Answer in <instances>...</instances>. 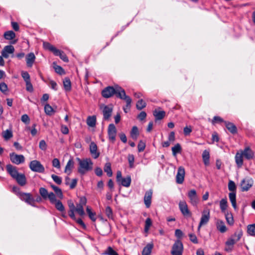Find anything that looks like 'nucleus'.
<instances>
[{
  "instance_id": "nucleus-43",
  "label": "nucleus",
  "mask_w": 255,
  "mask_h": 255,
  "mask_svg": "<svg viewBox=\"0 0 255 255\" xmlns=\"http://www.w3.org/2000/svg\"><path fill=\"white\" fill-rule=\"evenodd\" d=\"M39 193H40V195L41 196V197L44 199H46L47 198V197L48 196V194H49L47 190L46 189H45V188H43V187L40 188Z\"/></svg>"
},
{
  "instance_id": "nucleus-27",
  "label": "nucleus",
  "mask_w": 255,
  "mask_h": 255,
  "mask_svg": "<svg viewBox=\"0 0 255 255\" xmlns=\"http://www.w3.org/2000/svg\"><path fill=\"white\" fill-rule=\"evenodd\" d=\"M229 197L230 201L232 203V206L233 207L235 210H236L237 208V206L236 204V192H230L229 194Z\"/></svg>"
},
{
  "instance_id": "nucleus-57",
  "label": "nucleus",
  "mask_w": 255,
  "mask_h": 255,
  "mask_svg": "<svg viewBox=\"0 0 255 255\" xmlns=\"http://www.w3.org/2000/svg\"><path fill=\"white\" fill-rule=\"evenodd\" d=\"M47 198L52 204L55 203L57 201L56 200L55 194L53 192L49 193Z\"/></svg>"
},
{
  "instance_id": "nucleus-24",
  "label": "nucleus",
  "mask_w": 255,
  "mask_h": 255,
  "mask_svg": "<svg viewBox=\"0 0 255 255\" xmlns=\"http://www.w3.org/2000/svg\"><path fill=\"white\" fill-rule=\"evenodd\" d=\"M35 59V56L33 53H29L26 57V64L28 67H31Z\"/></svg>"
},
{
  "instance_id": "nucleus-21",
  "label": "nucleus",
  "mask_w": 255,
  "mask_h": 255,
  "mask_svg": "<svg viewBox=\"0 0 255 255\" xmlns=\"http://www.w3.org/2000/svg\"><path fill=\"white\" fill-rule=\"evenodd\" d=\"M14 179L16 181L17 183L20 186H24L26 184V180L24 174L19 173L18 175L16 176Z\"/></svg>"
},
{
  "instance_id": "nucleus-29",
  "label": "nucleus",
  "mask_w": 255,
  "mask_h": 255,
  "mask_svg": "<svg viewBox=\"0 0 255 255\" xmlns=\"http://www.w3.org/2000/svg\"><path fill=\"white\" fill-rule=\"evenodd\" d=\"M153 114L156 120H160L164 117L165 113L163 111H158L155 110L153 111Z\"/></svg>"
},
{
  "instance_id": "nucleus-64",
  "label": "nucleus",
  "mask_w": 255,
  "mask_h": 255,
  "mask_svg": "<svg viewBox=\"0 0 255 255\" xmlns=\"http://www.w3.org/2000/svg\"><path fill=\"white\" fill-rule=\"evenodd\" d=\"M52 166L57 168H59L60 167V161L58 159L54 158L52 160Z\"/></svg>"
},
{
  "instance_id": "nucleus-25",
  "label": "nucleus",
  "mask_w": 255,
  "mask_h": 255,
  "mask_svg": "<svg viewBox=\"0 0 255 255\" xmlns=\"http://www.w3.org/2000/svg\"><path fill=\"white\" fill-rule=\"evenodd\" d=\"M217 228L221 233H225L227 229L224 222L222 220H218L216 223Z\"/></svg>"
},
{
  "instance_id": "nucleus-10",
  "label": "nucleus",
  "mask_w": 255,
  "mask_h": 255,
  "mask_svg": "<svg viewBox=\"0 0 255 255\" xmlns=\"http://www.w3.org/2000/svg\"><path fill=\"white\" fill-rule=\"evenodd\" d=\"M9 157L10 161L17 165L22 163L25 161V158L23 155H18L14 152L9 154Z\"/></svg>"
},
{
  "instance_id": "nucleus-37",
  "label": "nucleus",
  "mask_w": 255,
  "mask_h": 255,
  "mask_svg": "<svg viewBox=\"0 0 255 255\" xmlns=\"http://www.w3.org/2000/svg\"><path fill=\"white\" fill-rule=\"evenodd\" d=\"M74 162L73 159H71L68 161L65 169V172H69V174L71 173L72 169L74 167Z\"/></svg>"
},
{
  "instance_id": "nucleus-46",
  "label": "nucleus",
  "mask_w": 255,
  "mask_h": 255,
  "mask_svg": "<svg viewBox=\"0 0 255 255\" xmlns=\"http://www.w3.org/2000/svg\"><path fill=\"white\" fill-rule=\"evenodd\" d=\"M54 204L57 210L60 212H64L65 208L62 204V203L60 200L57 201Z\"/></svg>"
},
{
  "instance_id": "nucleus-35",
  "label": "nucleus",
  "mask_w": 255,
  "mask_h": 255,
  "mask_svg": "<svg viewBox=\"0 0 255 255\" xmlns=\"http://www.w3.org/2000/svg\"><path fill=\"white\" fill-rule=\"evenodd\" d=\"M2 137L5 140H7L13 136L12 132L11 129H6L2 132Z\"/></svg>"
},
{
  "instance_id": "nucleus-47",
  "label": "nucleus",
  "mask_w": 255,
  "mask_h": 255,
  "mask_svg": "<svg viewBox=\"0 0 255 255\" xmlns=\"http://www.w3.org/2000/svg\"><path fill=\"white\" fill-rule=\"evenodd\" d=\"M83 207L84 206L79 204H77L76 205L75 211L77 212V213L80 216H83L85 214Z\"/></svg>"
},
{
  "instance_id": "nucleus-32",
  "label": "nucleus",
  "mask_w": 255,
  "mask_h": 255,
  "mask_svg": "<svg viewBox=\"0 0 255 255\" xmlns=\"http://www.w3.org/2000/svg\"><path fill=\"white\" fill-rule=\"evenodd\" d=\"M43 46L44 49L51 51L53 53V54H54L57 50V49L55 47H54L53 45H51L50 43L47 42H43Z\"/></svg>"
},
{
  "instance_id": "nucleus-3",
  "label": "nucleus",
  "mask_w": 255,
  "mask_h": 255,
  "mask_svg": "<svg viewBox=\"0 0 255 255\" xmlns=\"http://www.w3.org/2000/svg\"><path fill=\"white\" fill-rule=\"evenodd\" d=\"M183 251V244L180 240H177L173 244L171 254L172 255H182Z\"/></svg>"
},
{
  "instance_id": "nucleus-23",
  "label": "nucleus",
  "mask_w": 255,
  "mask_h": 255,
  "mask_svg": "<svg viewBox=\"0 0 255 255\" xmlns=\"http://www.w3.org/2000/svg\"><path fill=\"white\" fill-rule=\"evenodd\" d=\"M243 231L241 229L237 230L233 235H232L230 238L232 239L236 243L240 240L241 238L243 236Z\"/></svg>"
},
{
  "instance_id": "nucleus-38",
  "label": "nucleus",
  "mask_w": 255,
  "mask_h": 255,
  "mask_svg": "<svg viewBox=\"0 0 255 255\" xmlns=\"http://www.w3.org/2000/svg\"><path fill=\"white\" fill-rule=\"evenodd\" d=\"M104 171L107 173L109 177H111L113 175V172L111 169V164L110 162H107L105 164L104 168Z\"/></svg>"
},
{
  "instance_id": "nucleus-33",
  "label": "nucleus",
  "mask_w": 255,
  "mask_h": 255,
  "mask_svg": "<svg viewBox=\"0 0 255 255\" xmlns=\"http://www.w3.org/2000/svg\"><path fill=\"white\" fill-rule=\"evenodd\" d=\"M54 54L56 56H59L63 61L68 62V58L63 51L57 49Z\"/></svg>"
},
{
  "instance_id": "nucleus-63",
  "label": "nucleus",
  "mask_w": 255,
  "mask_h": 255,
  "mask_svg": "<svg viewBox=\"0 0 255 255\" xmlns=\"http://www.w3.org/2000/svg\"><path fill=\"white\" fill-rule=\"evenodd\" d=\"M128 161L130 167H132L134 161V157L132 154H128Z\"/></svg>"
},
{
  "instance_id": "nucleus-36",
  "label": "nucleus",
  "mask_w": 255,
  "mask_h": 255,
  "mask_svg": "<svg viewBox=\"0 0 255 255\" xmlns=\"http://www.w3.org/2000/svg\"><path fill=\"white\" fill-rule=\"evenodd\" d=\"M226 219L228 224L232 225L234 224V221L232 214L228 211L225 213Z\"/></svg>"
},
{
  "instance_id": "nucleus-55",
  "label": "nucleus",
  "mask_w": 255,
  "mask_h": 255,
  "mask_svg": "<svg viewBox=\"0 0 255 255\" xmlns=\"http://www.w3.org/2000/svg\"><path fill=\"white\" fill-rule=\"evenodd\" d=\"M54 68L55 69V71L60 74V75H63L65 74V71L64 69L60 66L58 65H55L54 66Z\"/></svg>"
},
{
  "instance_id": "nucleus-16",
  "label": "nucleus",
  "mask_w": 255,
  "mask_h": 255,
  "mask_svg": "<svg viewBox=\"0 0 255 255\" xmlns=\"http://www.w3.org/2000/svg\"><path fill=\"white\" fill-rule=\"evenodd\" d=\"M6 169L8 174H9L13 179H14L19 174L17 167L10 164H7L6 166Z\"/></svg>"
},
{
  "instance_id": "nucleus-17",
  "label": "nucleus",
  "mask_w": 255,
  "mask_h": 255,
  "mask_svg": "<svg viewBox=\"0 0 255 255\" xmlns=\"http://www.w3.org/2000/svg\"><path fill=\"white\" fill-rule=\"evenodd\" d=\"M90 151L92 157L95 159H97L100 155V152L98 151V147L94 142H92L90 144Z\"/></svg>"
},
{
  "instance_id": "nucleus-5",
  "label": "nucleus",
  "mask_w": 255,
  "mask_h": 255,
  "mask_svg": "<svg viewBox=\"0 0 255 255\" xmlns=\"http://www.w3.org/2000/svg\"><path fill=\"white\" fill-rule=\"evenodd\" d=\"M187 196L189 199V202L193 206H197L199 202L197 192L195 189H192L188 191Z\"/></svg>"
},
{
  "instance_id": "nucleus-19",
  "label": "nucleus",
  "mask_w": 255,
  "mask_h": 255,
  "mask_svg": "<svg viewBox=\"0 0 255 255\" xmlns=\"http://www.w3.org/2000/svg\"><path fill=\"white\" fill-rule=\"evenodd\" d=\"M68 205L69 208V210L68 211V214L70 218H71L73 220H76L75 216L74 214V212L75 211L76 207L74 203L71 201H68Z\"/></svg>"
},
{
  "instance_id": "nucleus-51",
  "label": "nucleus",
  "mask_w": 255,
  "mask_h": 255,
  "mask_svg": "<svg viewBox=\"0 0 255 255\" xmlns=\"http://www.w3.org/2000/svg\"><path fill=\"white\" fill-rule=\"evenodd\" d=\"M45 112L47 115H51L54 112L53 108L49 104L45 105L44 107Z\"/></svg>"
},
{
  "instance_id": "nucleus-48",
  "label": "nucleus",
  "mask_w": 255,
  "mask_h": 255,
  "mask_svg": "<svg viewBox=\"0 0 255 255\" xmlns=\"http://www.w3.org/2000/svg\"><path fill=\"white\" fill-rule=\"evenodd\" d=\"M0 91L5 95L8 94V88L7 85L2 82L0 84Z\"/></svg>"
},
{
  "instance_id": "nucleus-6",
  "label": "nucleus",
  "mask_w": 255,
  "mask_h": 255,
  "mask_svg": "<svg viewBox=\"0 0 255 255\" xmlns=\"http://www.w3.org/2000/svg\"><path fill=\"white\" fill-rule=\"evenodd\" d=\"M18 195L21 200L25 202L26 203L32 206H35V200L32 197L31 194L23 192H19L18 193Z\"/></svg>"
},
{
  "instance_id": "nucleus-53",
  "label": "nucleus",
  "mask_w": 255,
  "mask_h": 255,
  "mask_svg": "<svg viewBox=\"0 0 255 255\" xmlns=\"http://www.w3.org/2000/svg\"><path fill=\"white\" fill-rule=\"evenodd\" d=\"M105 213L109 219H113V211L110 206H107L105 209Z\"/></svg>"
},
{
  "instance_id": "nucleus-60",
  "label": "nucleus",
  "mask_w": 255,
  "mask_h": 255,
  "mask_svg": "<svg viewBox=\"0 0 255 255\" xmlns=\"http://www.w3.org/2000/svg\"><path fill=\"white\" fill-rule=\"evenodd\" d=\"M137 147H138V150L139 152L143 151L144 150L145 147V143L141 140L139 141V142L138 144V145H137Z\"/></svg>"
},
{
  "instance_id": "nucleus-59",
  "label": "nucleus",
  "mask_w": 255,
  "mask_h": 255,
  "mask_svg": "<svg viewBox=\"0 0 255 255\" xmlns=\"http://www.w3.org/2000/svg\"><path fill=\"white\" fill-rule=\"evenodd\" d=\"M21 76L25 82H27L28 81H30V76L28 72L22 71L21 72Z\"/></svg>"
},
{
  "instance_id": "nucleus-41",
  "label": "nucleus",
  "mask_w": 255,
  "mask_h": 255,
  "mask_svg": "<svg viewBox=\"0 0 255 255\" xmlns=\"http://www.w3.org/2000/svg\"><path fill=\"white\" fill-rule=\"evenodd\" d=\"M247 233L252 236H255V224L249 225L247 227Z\"/></svg>"
},
{
  "instance_id": "nucleus-15",
  "label": "nucleus",
  "mask_w": 255,
  "mask_h": 255,
  "mask_svg": "<svg viewBox=\"0 0 255 255\" xmlns=\"http://www.w3.org/2000/svg\"><path fill=\"white\" fill-rule=\"evenodd\" d=\"M239 151L247 160H250L253 158L254 156V152L250 147H246L244 150H240Z\"/></svg>"
},
{
  "instance_id": "nucleus-50",
  "label": "nucleus",
  "mask_w": 255,
  "mask_h": 255,
  "mask_svg": "<svg viewBox=\"0 0 255 255\" xmlns=\"http://www.w3.org/2000/svg\"><path fill=\"white\" fill-rule=\"evenodd\" d=\"M152 225V221L149 218H147L145 220L144 232L147 233L149 230L150 226Z\"/></svg>"
},
{
  "instance_id": "nucleus-62",
  "label": "nucleus",
  "mask_w": 255,
  "mask_h": 255,
  "mask_svg": "<svg viewBox=\"0 0 255 255\" xmlns=\"http://www.w3.org/2000/svg\"><path fill=\"white\" fill-rule=\"evenodd\" d=\"M39 148L42 150H46L47 149V144L44 140H41L39 142Z\"/></svg>"
},
{
  "instance_id": "nucleus-42",
  "label": "nucleus",
  "mask_w": 255,
  "mask_h": 255,
  "mask_svg": "<svg viewBox=\"0 0 255 255\" xmlns=\"http://www.w3.org/2000/svg\"><path fill=\"white\" fill-rule=\"evenodd\" d=\"M181 147L179 143H177L174 146L172 147V154L174 156H176L177 153L181 151Z\"/></svg>"
},
{
  "instance_id": "nucleus-58",
  "label": "nucleus",
  "mask_w": 255,
  "mask_h": 255,
  "mask_svg": "<svg viewBox=\"0 0 255 255\" xmlns=\"http://www.w3.org/2000/svg\"><path fill=\"white\" fill-rule=\"evenodd\" d=\"M189 237L190 241L192 242L193 243L196 244L198 243V241L197 238V237L194 234H189Z\"/></svg>"
},
{
  "instance_id": "nucleus-40",
  "label": "nucleus",
  "mask_w": 255,
  "mask_h": 255,
  "mask_svg": "<svg viewBox=\"0 0 255 255\" xmlns=\"http://www.w3.org/2000/svg\"><path fill=\"white\" fill-rule=\"evenodd\" d=\"M3 36L4 38L7 40H12L15 38V34L13 31L10 30L5 32Z\"/></svg>"
},
{
  "instance_id": "nucleus-56",
  "label": "nucleus",
  "mask_w": 255,
  "mask_h": 255,
  "mask_svg": "<svg viewBox=\"0 0 255 255\" xmlns=\"http://www.w3.org/2000/svg\"><path fill=\"white\" fill-rule=\"evenodd\" d=\"M51 178H52L53 181L57 184L60 185L61 184L62 178L60 177H59L57 175H56L55 174H52L51 175Z\"/></svg>"
},
{
  "instance_id": "nucleus-31",
  "label": "nucleus",
  "mask_w": 255,
  "mask_h": 255,
  "mask_svg": "<svg viewBox=\"0 0 255 255\" xmlns=\"http://www.w3.org/2000/svg\"><path fill=\"white\" fill-rule=\"evenodd\" d=\"M153 245L152 244H148L143 249L142 255H150L151 253Z\"/></svg>"
},
{
  "instance_id": "nucleus-4",
  "label": "nucleus",
  "mask_w": 255,
  "mask_h": 255,
  "mask_svg": "<svg viewBox=\"0 0 255 255\" xmlns=\"http://www.w3.org/2000/svg\"><path fill=\"white\" fill-rule=\"evenodd\" d=\"M29 168L32 171L38 173H43L45 170L44 166L40 161L36 160H32L30 162Z\"/></svg>"
},
{
  "instance_id": "nucleus-49",
  "label": "nucleus",
  "mask_w": 255,
  "mask_h": 255,
  "mask_svg": "<svg viewBox=\"0 0 255 255\" xmlns=\"http://www.w3.org/2000/svg\"><path fill=\"white\" fill-rule=\"evenodd\" d=\"M236 185L235 182L232 180H230L228 183V189L231 192H236Z\"/></svg>"
},
{
  "instance_id": "nucleus-61",
  "label": "nucleus",
  "mask_w": 255,
  "mask_h": 255,
  "mask_svg": "<svg viewBox=\"0 0 255 255\" xmlns=\"http://www.w3.org/2000/svg\"><path fill=\"white\" fill-rule=\"evenodd\" d=\"M21 120L22 122L26 124H29L30 122V119L28 116L26 114L23 115L21 116Z\"/></svg>"
},
{
  "instance_id": "nucleus-14",
  "label": "nucleus",
  "mask_w": 255,
  "mask_h": 255,
  "mask_svg": "<svg viewBox=\"0 0 255 255\" xmlns=\"http://www.w3.org/2000/svg\"><path fill=\"white\" fill-rule=\"evenodd\" d=\"M14 52V48L13 46L7 45L5 46L1 51V55L2 57L5 58H7L9 56V54H13Z\"/></svg>"
},
{
  "instance_id": "nucleus-18",
  "label": "nucleus",
  "mask_w": 255,
  "mask_h": 255,
  "mask_svg": "<svg viewBox=\"0 0 255 255\" xmlns=\"http://www.w3.org/2000/svg\"><path fill=\"white\" fill-rule=\"evenodd\" d=\"M152 196V190L147 191L144 196V203L147 208L150 206L151 202V198Z\"/></svg>"
},
{
  "instance_id": "nucleus-34",
  "label": "nucleus",
  "mask_w": 255,
  "mask_h": 255,
  "mask_svg": "<svg viewBox=\"0 0 255 255\" xmlns=\"http://www.w3.org/2000/svg\"><path fill=\"white\" fill-rule=\"evenodd\" d=\"M123 186L128 187L130 186L131 183V178L130 176H128L126 178H123L119 182Z\"/></svg>"
},
{
  "instance_id": "nucleus-8",
  "label": "nucleus",
  "mask_w": 255,
  "mask_h": 255,
  "mask_svg": "<svg viewBox=\"0 0 255 255\" xmlns=\"http://www.w3.org/2000/svg\"><path fill=\"white\" fill-rule=\"evenodd\" d=\"M254 181L252 178L247 177L244 179L241 183V188L242 191H248L253 185Z\"/></svg>"
},
{
  "instance_id": "nucleus-22",
  "label": "nucleus",
  "mask_w": 255,
  "mask_h": 255,
  "mask_svg": "<svg viewBox=\"0 0 255 255\" xmlns=\"http://www.w3.org/2000/svg\"><path fill=\"white\" fill-rule=\"evenodd\" d=\"M225 125L227 128L232 134H235L237 132V127L233 123L226 121L225 122Z\"/></svg>"
},
{
  "instance_id": "nucleus-52",
  "label": "nucleus",
  "mask_w": 255,
  "mask_h": 255,
  "mask_svg": "<svg viewBox=\"0 0 255 255\" xmlns=\"http://www.w3.org/2000/svg\"><path fill=\"white\" fill-rule=\"evenodd\" d=\"M104 254L108 255H119L111 247H109L107 248V249L105 251Z\"/></svg>"
},
{
  "instance_id": "nucleus-1",
  "label": "nucleus",
  "mask_w": 255,
  "mask_h": 255,
  "mask_svg": "<svg viewBox=\"0 0 255 255\" xmlns=\"http://www.w3.org/2000/svg\"><path fill=\"white\" fill-rule=\"evenodd\" d=\"M115 94L116 95L118 98L125 101L127 107L128 109L131 107V99L126 95L125 90L122 87L118 85L115 86V87L108 86L102 91V95L105 98H109Z\"/></svg>"
},
{
  "instance_id": "nucleus-12",
  "label": "nucleus",
  "mask_w": 255,
  "mask_h": 255,
  "mask_svg": "<svg viewBox=\"0 0 255 255\" xmlns=\"http://www.w3.org/2000/svg\"><path fill=\"white\" fill-rule=\"evenodd\" d=\"M185 169L183 166H180L178 168L177 173L176 176V182L178 184H182L185 177Z\"/></svg>"
},
{
  "instance_id": "nucleus-39",
  "label": "nucleus",
  "mask_w": 255,
  "mask_h": 255,
  "mask_svg": "<svg viewBox=\"0 0 255 255\" xmlns=\"http://www.w3.org/2000/svg\"><path fill=\"white\" fill-rule=\"evenodd\" d=\"M220 207L222 212L226 213L225 211L228 207L227 200L226 199H222L220 202Z\"/></svg>"
},
{
  "instance_id": "nucleus-54",
  "label": "nucleus",
  "mask_w": 255,
  "mask_h": 255,
  "mask_svg": "<svg viewBox=\"0 0 255 255\" xmlns=\"http://www.w3.org/2000/svg\"><path fill=\"white\" fill-rule=\"evenodd\" d=\"M225 122L224 120L219 116H215L212 121V123L213 125H215L216 123H224Z\"/></svg>"
},
{
  "instance_id": "nucleus-20",
  "label": "nucleus",
  "mask_w": 255,
  "mask_h": 255,
  "mask_svg": "<svg viewBox=\"0 0 255 255\" xmlns=\"http://www.w3.org/2000/svg\"><path fill=\"white\" fill-rule=\"evenodd\" d=\"M243 155L240 151L236 153L235 159L237 166L239 168H241L243 165Z\"/></svg>"
},
{
  "instance_id": "nucleus-13",
  "label": "nucleus",
  "mask_w": 255,
  "mask_h": 255,
  "mask_svg": "<svg viewBox=\"0 0 255 255\" xmlns=\"http://www.w3.org/2000/svg\"><path fill=\"white\" fill-rule=\"evenodd\" d=\"M113 112V107L112 105H107L103 106V114L104 119L108 120L112 115Z\"/></svg>"
},
{
  "instance_id": "nucleus-26",
  "label": "nucleus",
  "mask_w": 255,
  "mask_h": 255,
  "mask_svg": "<svg viewBox=\"0 0 255 255\" xmlns=\"http://www.w3.org/2000/svg\"><path fill=\"white\" fill-rule=\"evenodd\" d=\"M202 158L204 164L206 166L209 165L210 163V153L208 150H205L203 151L202 153Z\"/></svg>"
},
{
  "instance_id": "nucleus-28",
  "label": "nucleus",
  "mask_w": 255,
  "mask_h": 255,
  "mask_svg": "<svg viewBox=\"0 0 255 255\" xmlns=\"http://www.w3.org/2000/svg\"><path fill=\"white\" fill-rule=\"evenodd\" d=\"M87 124L90 127H95L96 124V117L95 116H89L87 119Z\"/></svg>"
},
{
  "instance_id": "nucleus-44",
  "label": "nucleus",
  "mask_w": 255,
  "mask_h": 255,
  "mask_svg": "<svg viewBox=\"0 0 255 255\" xmlns=\"http://www.w3.org/2000/svg\"><path fill=\"white\" fill-rule=\"evenodd\" d=\"M138 135V128L136 126L132 127L131 132L130 136L133 139H136Z\"/></svg>"
},
{
  "instance_id": "nucleus-7",
  "label": "nucleus",
  "mask_w": 255,
  "mask_h": 255,
  "mask_svg": "<svg viewBox=\"0 0 255 255\" xmlns=\"http://www.w3.org/2000/svg\"><path fill=\"white\" fill-rule=\"evenodd\" d=\"M210 218V210L209 209L204 210L202 212L201 218L198 225V231L200 230L202 226L206 225L208 223Z\"/></svg>"
},
{
  "instance_id": "nucleus-45",
  "label": "nucleus",
  "mask_w": 255,
  "mask_h": 255,
  "mask_svg": "<svg viewBox=\"0 0 255 255\" xmlns=\"http://www.w3.org/2000/svg\"><path fill=\"white\" fill-rule=\"evenodd\" d=\"M146 103L142 99H140L137 101L136 105V107L137 109L141 110L144 108H145L146 107Z\"/></svg>"
},
{
  "instance_id": "nucleus-9",
  "label": "nucleus",
  "mask_w": 255,
  "mask_h": 255,
  "mask_svg": "<svg viewBox=\"0 0 255 255\" xmlns=\"http://www.w3.org/2000/svg\"><path fill=\"white\" fill-rule=\"evenodd\" d=\"M179 208L182 214L185 217H191V212L188 209V205L185 201H181L179 203Z\"/></svg>"
},
{
  "instance_id": "nucleus-11",
  "label": "nucleus",
  "mask_w": 255,
  "mask_h": 255,
  "mask_svg": "<svg viewBox=\"0 0 255 255\" xmlns=\"http://www.w3.org/2000/svg\"><path fill=\"white\" fill-rule=\"evenodd\" d=\"M108 134L109 140L114 143L116 140L117 129L113 124H110L108 128Z\"/></svg>"
},
{
  "instance_id": "nucleus-30",
  "label": "nucleus",
  "mask_w": 255,
  "mask_h": 255,
  "mask_svg": "<svg viewBox=\"0 0 255 255\" xmlns=\"http://www.w3.org/2000/svg\"><path fill=\"white\" fill-rule=\"evenodd\" d=\"M63 86L66 91H70L71 90V83L68 77H66L63 81Z\"/></svg>"
},
{
  "instance_id": "nucleus-2",
  "label": "nucleus",
  "mask_w": 255,
  "mask_h": 255,
  "mask_svg": "<svg viewBox=\"0 0 255 255\" xmlns=\"http://www.w3.org/2000/svg\"><path fill=\"white\" fill-rule=\"evenodd\" d=\"M77 160L79 162L78 172L81 175H83L87 172L92 170L93 163L90 158L81 159L79 158H77Z\"/></svg>"
}]
</instances>
